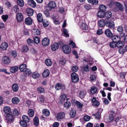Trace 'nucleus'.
<instances>
[{"label": "nucleus", "mask_w": 127, "mask_h": 127, "mask_svg": "<svg viewBox=\"0 0 127 127\" xmlns=\"http://www.w3.org/2000/svg\"><path fill=\"white\" fill-rule=\"evenodd\" d=\"M71 79L72 82L74 83L77 82L79 80L77 75L75 73H73L71 74Z\"/></svg>", "instance_id": "obj_1"}, {"label": "nucleus", "mask_w": 127, "mask_h": 127, "mask_svg": "<svg viewBox=\"0 0 127 127\" xmlns=\"http://www.w3.org/2000/svg\"><path fill=\"white\" fill-rule=\"evenodd\" d=\"M56 6V3L53 1H50L48 4L47 10L48 11H50L52 9L54 8Z\"/></svg>", "instance_id": "obj_2"}, {"label": "nucleus", "mask_w": 127, "mask_h": 127, "mask_svg": "<svg viewBox=\"0 0 127 127\" xmlns=\"http://www.w3.org/2000/svg\"><path fill=\"white\" fill-rule=\"evenodd\" d=\"M63 51L66 54L70 53L71 52V49L70 47L67 45H64L63 46L62 48Z\"/></svg>", "instance_id": "obj_3"}, {"label": "nucleus", "mask_w": 127, "mask_h": 127, "mask_svg": "<svg viewBox=\"0 0 127 127\" xmlns=\"http://www.w3.org/2000/svg\"><path fill=\"white\" fill-rule=\"evenodd\" d=\"M106 26L110 29L114 28V23L113 22H110L109 21H106L105 23Z\"/></svg>", "instance_id": "obj_4"}, {"label": "nucleus", "mask_w": 127, "mask_h": 127, "mask_svg": "<svg viewBox=\"0 0 127 127\" xmlns=\"http://www.w3.org/2000/svg\"><path fill=\"white\" fill-rule=\"evenodd\" d=\"M49 43V40L48 38L45 37L42 40V43L43 46H48Z\"/></svg>", "instance_id": "obj_5"}, {"label": "nucleus", "mask_w": 127, "mask_h": 127, "mask_svg": "<svg viewBox=\"0 0 127 127\" xmlns=\"http://www.w3.org/2000/svg\"><path fill=\"white\" fill-rule=\"evenodd\" d=\"M16 19L17 21L19 22H22L23 20V16L21 13H19L16 15Z\"/></svg>", "instance_id": "obj_6"}, {"label": "nucleus", "mask_w": 127, "mask_h": 127, "mask_svg": "<svg viewBox=\"0 0 127 127\" xmlns=\"http://www.w3.org/2000/svg\"><path fill=\"white\" fill-rule=\"evenodd\" d=\"M2 61L4 64H8L10 62V60L8 57L5 56L2 58Z\"/></svg>", "instance_id": "obj_7"}, {"label": "nucleus", "mask_w": 127, "mask_h": 127, "mask_svg": "<svg viewBox=\"0 0 127 127\" xmlns=\"http://www.w3.org/2000/svg\"><path fill=\"white\" fill-rule=\"evenodd\" d=\"M115 4L117 7L118 8L120 11H123L124 10V7L123 5L121 3L117 2H115Z\"/></svg>", "instance_id": "obj_8"}, {"label": "nucleus", "mask_w": 127, "mask_h": 127, "mask_svg": "<svg viewBox=\"0 0 127 127\" xmlns=\"http://www.w3.org/2000/svg\"><path fill=\"white\" fill-rule=\"evenodd\" d=\"M64 86L63 84L60 83H58L56 84L55 88L56 90H58L61 89H64Z\"/></svg>", "instance_id": "obj_9"}, {"label": "nucleus", "mask_w": 127, "mask_h": 127, "mask_svg": "<svg viewBox=\"0 0 127 127\" xmlns=\"http://www.w3.org/2000/svg\"><path fill=\"white\" fill-rule=\"evenodd\" d=\"M6 119L7 121L11 122L14 121V118L13 116L10 113L8 114L6 116Z\"/></svg>", "instance_id": "obj_10"}, {"label": "nucleus", "mask_w": 127, "mask_h": 127, "mask_svg": "<svg viewBox=\"0 0 127 127\" xmlns=\"http://www.w3.org/2000/svg\"><path fill=\"white\" fill-rule=\"evenodd\" d=\"M92 102L93 103V105L95 106H98L99 105V103L97 100H96L95 97H93L92 99Z\"/></svg>", "instance_id": "obj_11"}, {"label": "nucleus", "mask_w": 127, "mask_h": 127, "mask_svg": "<svg viewBox=\"0 0 127 127\" xmlns=\"http://www.w3.org/2000/svg\"><path fill=\"white\" fill-rule=\"evenodd\" d=\"M65 114L63 112H61L58 114L56 116L57 120H60L64 117Z\"/></svg>", "instance_id": "obj_12"}, {"label": "nucleus", "mask_w": 127, "mask_h": 127, "mask_svg": "<svg viewBox=\"0 0 127 127\" xmlns=\"http://www.w3.org/2000/svg\"><path fill=\"white\" fill-rule=\"evenodd\" d=\"M112 37V39L114 42L117 43L120 40V37L118 35H114Z\"/></svg>", "instance_id": "obj_13"}, {"label": "nucleus", "mask_w": 127, "mask_h": 127, "mask_svg": "<svg viewBox=\"0 0 127 127\" xmlns=\"http://www.w3.org/2000/svg\"><path fill=\"white\" fill-rule=\"evenodd\" d=\"M59 47V44L57 42H55L51 46V49L53 51H55Z\"/></svg>", "instance_id": "obj_14"}, {"label": "nucleus", "mask_w": 127, "mask_h": 127, "mask_svg": "<svg viewBox=\"0 0 127 127\" xmlns=\"http://www.w3.org/2000/svg\"><path fill=\"white\" fill-rule=\"evenodd\" d=\"M25 23L27 25H30L32 23V20L30 17H27L25 19Z\"/></svg>", "instance_id": "obj_15"}, {"label": "nucleus", "mask_w": 127, "mask_h": 127, "mask_svg": "<svg viewBox=\"0 0 127 127\" xmlns=\"http://www.w3.org/2000/svg\"><path fill=\"white\" fill-rule=\"evenodd\" d=\"M105 34L107 37H111L113 35L112 33L109 29H107L105 31Z\"/></svg>", "instance_id": "obj_16"}, {"label": "nucleus", "mask_w": 127, "mask_h": 127, "mask_svg": "<svg viewBox=\"0 0 127 127\" xmlns=\"http://www.w3.org/2000/svg\"><path fill=\"white\" fill-rule=\"evenodd\" d=\"M11 109L8 106H6L3 108L4 112L7 115L11 113Z\"/></svg>", "instance_id": "obj_17"}, {"label": "nucleus", "mask_w": 127, "mask_h": 127, "mask_svg": "<svg viewBox=\"0 0 127 127\" xmlns=\"http://www.w3.org/2000/svg\"><path fill=\"white\" fill-rule=\"evenodd\" d=\"M26 12L29 16H32L33 13V10L32 9L28 8L26 10Z\"/></svg>", "instance_id": "obj_18"}, {"label": "nucleus", "mask_w": 127, "mask_h": 127, "mask_svg": "<svg viewBox=\"0 0 127 127\" xmlns=\"http://www.w3.org/2000/svg\"><path fill=\"white\" fill-rule=\"evenodd\" d=\"M98 22L99 26L101 27H103L105 24V21L103 19L99 20Z\"/></svg>", "instance_id": "obj_19"}, {"label": "nucleus", "mask_w": 127, "mask_h": 127, "mask_svg": "<svg viewBox=\"0 0 127 127\" xmlns=\"http://www.w3.org/2000/svg\"><path fill=\"white\" fill-rule=\"evenodd\" d=\"M28 4L33 7H35L36 6V4L33 0H28Z\"/></svg>", "instance_id": "obj_20"}, {"label": "nucleus", "mask_w": 127, "mask_h": 127, "mask_svg": "<svg viewBox=\"0 0 127 127\" xmlns=\"http://www.w3.org/2000/svg\"><path fill=\"white\" fill-rule=\"evenodd\" d=\"M19 69L21 72H23L27 69L26 65L25 64H23L20 65Z\"/></svg>", "instance_id": "obj_21"}, {"label": "nucleus", "mask_w": 127, "mask_h": 127, "mask_svg": "<svg viewBox=\"0 0 127 127\" xmlns=\"http://www.w3.org/2000/svg\"><path fill=\"white\" fill-rule=\"evenodd\" d=\"M97 17L100 18H102L105 17L104 12L99 11L97 14Z\"/></svg>", "instance_id": "obj_22"}, {"label": "nucleus", "mask_w": 127, "mask_h": 127, "mask_svg": "<svg viewBox=\"0 0 127 127\" xmlns=\"http://www.w3.org/2000/svg\"><path fill=\"white\" fill-rule=\"evenodd\" d=\"M100 110L101 111H99L100 110H99L96 114H94L92 115L95 116V118L96 119H99L101 117V113L102 111V110L101 109Z\"/></svg>", "instance_id": "obj_23"}, {"label": "nucleus", "mask_w": 127, "mask_h": 127, "mask_svg": "<svg viewBox=\"0 0 127 127\" xmlns=\"http://www.w3.org/2000/svg\"><path fill=\"white\" fill-rule=\"evenodd\" d=\"M112 16V13L110 11H107L105 13V17L107 19L110 18Z\"/></svg>", "instance_id": "obj_24"}, {"label": "nucleus", "mask_w": 127, "mask_h": 127, "mask_svg": "<svg viewBox=\"0 0 127 127\" xmlns=\"http://www.w3.org/2000/svg\"><path fill=\"white\" fill-rule=\"evenodd\" d=\"M37 19L38 21L41 22L43 21V18L42 15L41 13H38L37 15Z\"/></svg>", "instance_id": "obj_25"}, {"label": "nucleus", "mask_w": 127, "mask_h": 127, "mask_svg": "<svg viewBox=\"0 0 127 127\" xmlns=\"http://www.w3.org/2000/svg\"><path fill=\"white\" fill-rule=\"evenodd\" d=\"M43 114L46 116H48L50 114V111L47 109H45L42 111Z\"/></svg>", "instance_id": "obj_26"}, {"label": "nucleus", "mask_w": 127, "mask_h": 127, "mask_svg": "<svg viewBox=\"0 0 127 127\" xmlns=\"http://www.w3.org/2000/svg\"><path fill=\"white\" fill-rule=\"evenodd\" d=\"M19 98L16 97H14L12 99V102L14 104H17L19 102Z\"/></svg>", "instance_id": "obj_27"}, {"label": "nucleus", "mask_w": 127, "mask_h": 127, "mask_svg": "<svg viewBox=\"0 0 127 127\" xmlns=\"http://www.w3.org/2000/svg\"><path fill=\"white\" fill-rule=\"evenodd\" d=\"M88 2L93 5H97L98 3V0H87Z\"/></svg>", "instance_id": "obj_28"}, {"label": "nucleus", "mask_w": 127, "mask_h": 127, "mask_svg": "<svg viewBox=\"0 0 127 127\" xmlns=\"http://www.w3.org/2000/svg\"><path fill=\"white\" fill-rule=\"evenodd\" d=\"M8 44L6 42L2 43L1 44V48H2L3 50H4L6 49L8 47Z\"/></svg>", "instance_id": "obj_29"}, {"label": "nucleus", "mask_w": 127, "mask_h": 127, "mask_svg": "<svg viewBox=\"0 0 127 127\" xmlns=\"http://www.w3.org/2000/svg\"><path fill=\"white\" fill-rule=\"evenodd\" d=\"M114 112L113 111L110 112V114L109 116V121H112L114 119Z\"/></svg>", "instance_id": "obj_30"}, {"label": "nucleus", "mask_w": 127, "mask_h": 127, "mask_svg": "<svg viewBox=\"0 0 127 127\" xmlns=\"http://www.w3.org/2000/svg\"><path fill=\"white\" fill-rule=\"evenodd\" d=\"M34 124L36 126H37L39 124V119L36 116L33 119Z\"/></svg>", "instance_id": "obj_31"}, {"label": "nucleus", "mask_w": 127, "mask_h": 127, "mask_svg": "<svg viewBox=\"0 0 127 127\" xmlns=\"http://www.w3.org/2000/svg\"><path fill=\"white\" fill-rule=\"evenodd\" d=\"M49 75V71L48 70H45L43 72L42 75L43 77H46L48 76Z\"/></svg>", "instance_id": "obj_32"}, {"label": "nucleus", "mask_w": 127, "mask_h": 127, "mask_svg": "<svg viewBox=\"0 0 127 127\" xmlns=\"http://www.w3.org/2000/svg\"><path fill=\"white\" fill-rule=\"evenodd\" d=\"M18 68V67L17 66L11 67L10 68V70L12 73H15L17 71Z\"/></svg>", "instance_id": "obj_33"}, {"label": "nucleus", "mask_w": 127, "mask_h": 127, "mask_svg": "<svg viewBox=\"0 0 127 127\" xmlns=\"http://www.w3.org/2000/svg\"><path fill=\"white\" fill-rule=\"evenodd\" d=\"M18 86L16 84L14 83L13 84L12 86V89L14 91H17L18 89Z\"/></svg>", "instance_id": "obj_34"}, {"label": "nucleus", "mask_w": 127, "mask_h": 127, "mask_svg": "<svg viewBox=\"0 0 127 127\" xmlns=\"http://www.w3.org/2000/svg\"><path fill=\"white\" fill-rule=\"evenodd\" d=\"M12 12H14L15 13L18 12L19 11V9L17 5H16L14 6L12 9Z\"/></svg>", "instance_id": "obj_35"}, {"label": "nucleus", "mask_w": 127, "mask_h": 127, "mask_svg": "<svg viewBox=\"0 0 127 127\" xmlns=\"http://www.w3.org/2000/svg\"><path fill=\"white\" fill-rule=\"evenodd\" d=\"M106 7L103 5H101L99 6V8L100 10L103 12H105L106 11Z\"/></svg>", "instance_id": "obj_36"}, {"label": "nucleus", "mask_w": 127, "mask_h": 127, "mask_svg": "<svg viewBox=\"0 0 127 127\" xmlns=\"http://www.w3.org/2000/svg\"><path fill=\"white\" fill-rule=\"evenodd\" d=\"M28 113L29 116L32 117L33 116L34 112L32 109H31L29 110Z\"/></svg>", "instance_id": "obj_37"}, {"label": "nucleus", "mask_w": 127, "mask_h": 127, "mask_svg": "<svg viewBox=\"0 0 127 127\" xmlns=\"http://www.w3.org/2000/svg\"><path fill=\"white\" fill-rule=\"evenodd\" d=\"M124 45V43L120 41L116 43V47L118 48L122 47Z\"/></svg>", "instance_id": "obj_38"}, {"label": "nucleus", "mask_w": 127, "mask_h": 127, "mask_svg": "<svg viewBox=\"0 0 127 127\" xmlns=\"http://www.w3.org/2000/svg\"><path fill=\"white\" fill-rule=\"evenodd\" d=\"M45 63L48 66H50L52 64L51 60L49 59H47L45 60Z\"/></svg>", "instance_id": "obj_39"}, {"label": "nucleus", "mask_w": 127, "mask_h": 127, "mask_svg": "<svg viewBox=\"0 0 127 127\" xmlns=\"http://www.w3.org/2000/svg\"><path fill=\"white\" fill-rule=\"evenodd\" d=\"M23 72L24 75L25 76H29L31 73V72L30 70L29 69L27 68Z\"/></svg>", "instance_id": "obj_40"}, {"label": "nucleus", "mask_w": 127, "mask_h": 127, "mask_svg": "<svg viewBox=\"0 0 127 127\" xmlns=\"http://www.w3.org/2000/svg\"><path fill=\"white\" fill-rule=\"evenodd\" d=\"M81 27L83 29L85 30H86L88 29V26L85 23H82L81 25Z\"/></svg>", "instance_id": "obj_41"}, {"label": "nucleus", "mask_w": 127, "mask_h": 127, "mask_svg": "<svg viewBox=\"0 0 127 127\" xmlns=\"http://www.w3.org/2000/svg\"><path fill=\"white\" fill-rule=\"evenodd\" d=\"M76 112L75 110H72L70 113V116L72 118L75 117L76 115Z\"/></svg>", "instance_id": "obj_42"}, {"label": "nucleus", "mask_w": 127, "mask_h": 127, "mask_svg": "<svg viewBox=\"0 0 127 127\" xmlns=\"http://www.w3.org/2000/svg\"><path fill=\"white\" fill-rule=\"evenodd\" d=\"M28 123L26 121H24L23 120H21L20 122V125L23 127H27V123Z\"/></svg>", "instance_id": "obj_43"}, {"label": "nucleus", "mask_w": 127, "mask_h": 127, "mask_svg": "<svg viewBox=\"0 0 127 127\" xmlns=\"http://www.w3.org/2000/svg\"><path fill=\"white\" fill-rule=\"evenodd\" d=\"M86 94V92L84 91H80L79 93V96L81 98H83L84 97Z\"/></svg>", "instance_id": "obj_44"}, {"label": "nucleus", "mask_w": 127, "mask_h": 127, "mask_svg": "<svg viewBox=\"0 0 127 127\" xmlns=\"http://www.w3.org/2000/svg\"><path fill=\"white\" fill-rule=\"evenodd\" d=\"M33 40L35 43L37 44L39 43L40 41L39 38L37 36H35Z\"/></svg>", "instance_id": "obj_45"}, {"label": "nucleus", "mask_w": 127, "mask_h": 127, "mask_svg": "<svg viewBox=\"0 0 127 127\" xmlns=\"http://www.w3.org/2000/svg\"><path fill=\"white\" fill-rule=\"evenodd\" d=\"M17 3L18 5L22 7L24 5L23 0H17Z\"/></svg>", "instance_id": "obj_46"}, {"label": "nucleus", "mask_w": 127, "mask_h": 127, "mask_svg": "<svg viewBox=\"0 0 127 127\" xmlns=\"http://www.w3.org/2000/svg\"><path fill=\"white\" fill-rule=\"evenodd\" d=\"M23 121H26V122H28L29 121V119L28 117L27 116L24 115L22 116Z\"/></svg>", "instance_id": "obj_47"}, {"label": "nucleus", "mask_w": 127, "mask_h": 127, "mask_svg": "<svg viewBox=\"0 0 127 127\" xmlns=\"http://www.w3.org/2000/svg\"><path fill=\"white\" fill-rule=\"evenodd\" d=\"M75 104L76 105L78 108L82 107L83 104L82 103L78 101H76L75 102Z\"/></svg>", "instance_id": "obj_48"}, {"label": "nucleus", "mask_w": 127, "mask_h": 127, "mask_svg": "<svg viewBox=\"0 0 127 127\" xmlns=\"http://www.w3.org/2000/svg\"><path fill=\"white\" fill-rule=\"evenodd\" d=\"M97 90L96 88L95 87H93L91 88L90 91L92 94H95L96 93Z\"/></svg>", "instance_id": "obj_49"}, {"label": "nucleus", "mask_w": 127, "mask_h": 127, "mask_svg": "<svg viewBox=\"0 0 127 127\" xmlns=\"http://www.w3.org/2000/svg\"><path fill=\"white\" fill-rule=\"evenodd\" d=\"M33 30L35 34L39 35L40 34V32L39 29H34Z\"/></svg>", "instance_id": "obj_50"}, {"label": "nucleus", "mask_w": 127, "mask_h": 127, "mask_svg": "<svg viewBox=\"0 0 127 127\" xmlns=\"http://www.w3.org/2000/svg\"><path fill=\"white\" fill-rule=\"evenodd\" d=\"M109 45L111 47L114 48L116 47V43L113 41L111 42L110 43Z\"/></svg>", "instance_id": "obj_51"}, {"label": "nucleus", "mask_w": 127, "mask_h": 127, "mask_svg": "<svg viewBox=\"0 0 127 127\" xmlns=\"http://www.w3.org/2000/svg\"><path fill=\"white\" fill-rule=\"evenodd\" d=\"M39 76V74L37 72L34 73L32 75V77L34 79H36Z\"/></svg>", "instance_id": "obj_52"}, {"label": "nucleus", "mask_w": 127, "mask_h": 127, "mask_svg": "<svg viewBox=\"0 0 127 127\" xmlns=\"http://www.w3.org/2000/svg\"><path fill=\"white\" fill-rule=\"evenodd\" d=\"M119 53L121 54H123L126 51L125 50V48L124 49L123 48H121L119 49L118 50Z\"/></svg>", "instance_id": "obj_53"}, {"label": "nucleus", "mask_w": 127, "mask_h": 127, "mask_svg": "<svg viewBox=\"0 0 127 127\" xmlns=\"http://www.w3.org/2000/svg\"><path fill=\"white\" fill-rule=\"evenodd\" d=\"M37 90L38 92L40 93H43L44 92V89L41 87H40L37 88Z\"/></svg>", "instance_id": "obj_54"}, {"label": "nucleus", "mask_w": 127, "mask_h": 127, "mask_svg": "<svg viewBox=\"0 0 127 127\" xmlns=\"http://www.w3.org/2000/svg\"><path fill=\"white\" fill-rule=\"evenodd\" d=\"M71 105V103L69 101L66 102L64 104V106L67 108H68Z\"/></svg>", "instance_id": "obj_55"}, {"label": "nucleus", "mask_w": 127, "mask_h": 127, "mask_svg": "<svg viewBox=\"0 0 127 127\" xmlns=\"http://www.w3.org/2000/svg\"><path fill=\"white\" fill-rule=\"evenodd\" d=\"M11 55L12 57L15 58L17 56L16 51H12L11 54Z\"/></svg>", "instance_id": "obj_56"}, {"label": "nucleus", "mask_w": 127, "mask_h": 127, "mask_svg": "<svg viewBox=\"0 0 127 127\" xmlns=\"http://www.w3.org/2000/svg\"><path fill=\"white\" fill-rule=\"evenodd\" d=\"M123 30V27L121 26H119L117 28V31L119 32H122Z\"/></svg>", "instance_id": "obj_57"}, {"label": "nucleus", "mask_w": 127, "mask_h": 127, "mask_svg": "<svg viewBox=\"0 0 127 127\" xmlns=\"http://www.w3.org/2000/svg\"><path fill=\"white\" fill-rule=\"evenodd\" d=\"M63 32L65 37H66L69 36L68 32L67 30L66 29H64L63 30Z\"/></svg>", "instance_id": "obj_58"}, {"label": "nucleus", "mask_w": 127, "mask_h": 127, "mask_svg": "<svg viewBox=\"0 0 127 127\" xmlns=\"http://www.w3.org/2000/svg\"><path fill=\"white\" fill-rule=\"evenodd\" d=\"M71 69L73 72H76L78 70V68L77 66H73L72 67Z\"/></svg>", "instance_id": "obj_59"}, {"label": "nucleus", "mask_w": 127, "mask_h": 127, "mask_svg": "<svg viewBox=\"0 0 127 127\" xmlns=\"http://www.w3.org/2000/svg\"><path fill=\"white\" fill-rule=\"evenodd\" d=\"M84 8L86 9L89 10L91 8V7L90 4H87L84 5Z\"/></svg>", "instance_id": "obj_60"}, {"label": "nucleus", "mask_w": 127, "mask_h": 127, "mask_svg": "<svg viewBox=\"0 0 127 127\" xmlns=\"http://www.w3.org/2000/svg\"><path fill=\"white\" fill-rule=\"evenodd\" d=\"M27 41L28 44L29 45H31L33 43V40L30 38H28Z\"/></svg>", "instance_id": "obj_61"}, {"label": "nucleus", "mask_w": 127, "mask_h": 127, "mask_svg": "<svg viewBox=\"0 0 127 127\" xmlns=\"http://www.w3.org/2000/svg\"><path fill=\"white\" fill-rule=\"evenodd\" d=\"M69 45L71 47L73 48H74L75 47L76 44L75 43L73 42L72 41H71L69 44Z\"/></svg>", "instance_id": "obj_62"}, {"label": "nucleus", "mask_w": 127, "mask_h": 127, "mask_svg": "<svg viewBox=\"0 0 127 127\" xmlns=\"http://www.w3.org/2000/svg\"><path fill=\"white\" fill-rule=\"evenodd\" d=\"M2 18L4 22H5L8 18V16L7 15H3L2 16Z\"/></svg>", "instance_id": "obj_63"}, {"label": "nucleus", "mask_w": 127, "mask_h": 127, "mask_svg": "<svg viewBox=\"0 0 127 127\" xmlns=\"http://www.w3.org/2000/svg\"><path fill=\"white\" fill-rule=\"evenodd\" d=\"M29 48L27 46H24L23 47V51L24 52H27L29 50Z\"/></svg>", "instance_id": "obj_64"}]
</instances>
